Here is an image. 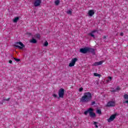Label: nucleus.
<instances>
[{
	"instance_id": "f257e3e1",
	"label": "nucleus",
	"mask_w": 128,
	"mask_h": 128,
	"mask_svg": "<svg viewBox=\"0 0 128 128\" xmlns=\"http://www.w3.org/2000/svg\"><path fill=\"white\" fill-rule=\"evenodd\" d=\"M92 93L90 92H84V96L80 99V102L82 104H88L92 100Z\"/></svg>"
},
{
	"instance_id": "f03ea898",
	"label": "nucleus",
	"mask_w": 128,
	"mask_h": 128,
	"mask_svg": "<svg viewBox=\"0 0 128 128\" xmlns=\"http://www.w3.org/2000/svg\"><path fill=\"white\" fill-rule=\"evenodd\" d=\"M80 52L81 54H92L93 56H95L96 54V50L92 48H90V47H85L84 48H81L80 50Z\"/></svg>"
},
{
	"instance_id": "7ed1b4c3",
	"label": "nucleus",
	"mask_w": 128,
	"mask_h": 128,
	"mask_svg": "<svg viewBox=\"0 0 128 128\" xmlns=\"http://www.w3.org/2000/svg\"><path fill=\"white\" fill-rule=\"evenodd\" d=\"M14 46V48H19V50H24L26 48L24 44L21 42H16Z\"/></svg>"
},
{
	"instance_id": "20e7f679",
	"label": "nucleus",
	"mask_w": 128,
	"mask_h": 128,
	"mask_svg": "<svg viewBox=\"0 0 128 128\" xmlns=\"http://www.w3.org/2000/svg\"><path fill=\"white\" fill-rule=\"evenodd\" d=\"M58 99L60 98H64V89L63 88H60L58 92Z\"/></svg>"
},
{
	"instance_id": "39448f33",
	"label": "nucleus",
	"mask_w": 128,
	"mask_h": 128,
	"mask_svg": "<svg viewBox=\"0 0 128 128\" xmlns=\"http://www.w3.org/2000/svg\"><path fill=\"white\" fill-rule=\"evenodd\" d=\"M78 62V58H74L72 59L71 62L69 64V66L70 68H72V66H74V64H76V62Z\"/></svg>"
},
{
	"instance_id": "423d86ee",
	"label": "nucleus",
	"mask_w": 128,
	"mask_h": 128,
	"mask_svg": "<svg viewBox=\"0 0 128 128\" xmlns=\"http://www.w3.org/2000/svg\"><path fill=\"white\" fill-rule=\"evenodd\" d=\"M106 106L108 108H110V106H116V102L114 101H110L107 103Z\"/></svg>"
},
{
	"instance_id": "0eeeda50",
	"label": "nucleus",
	"mask_w": 128,
	"mask_h": 128,
	"mask_svg": "<svg viewBox=\"0 0 128 128\" xmlns=\"http://www.w3.org/2000/svg\"><path fill=\"white\" fill-rule=\"evenodd\" d=\"M116 114H112L108 119V122H112L114 118H116Z\"/></svg>"
},
{
	"instance_id": "6e6552de",
	"label": "nucleus",
	"mask_w": 128,
	"mask_h": 128,
	"mask_svg": "<svg viewBox=\"0 0 128 128\" xmlns=\"http://www.w3.org/2000/svg\"><path fill=\"white\" fill-rule=\"evenodd\" d=\"M40 4H42V0H35L34 6L36 7L40 6Z\"/></svg>"
},
{
	"instance_id": "1a4fd4ad",
	"label": "nucleus",
	"mask_w": 128,
	"mask_h": 128,
	"mask_svg": "<svg viewBox=\"0 0 128 128\" xmlns=\"http://www.w3.org/2000/svg\"><path fill=\"white\" fill-rule=\"evenodd\" d=\"M92 112H94V109H92V108H89L84 112V114H85V116H88V114H90Z\"/></svg>"
},
{
	"instance_id": "9d476101",
	"label": "nucleus",
	"mask_w": 128,
	"mask_h": 128,
	"mask_svg": "<svg viewBox=\"0 0 128 128\" xmlns=\"http://www.w3.org/2000/svg\"><path fill=\"white\" fill-rule=\"evenodd\" d=\"M94 14V10H90L88 12L89 16H92Z\"/></svg>"
},
{
	"instance_id": "9b49d317",
	"label": "nucleus",
	"mask_w": 128,
	"mask_h": 128,
	"mask_svg": "<svg viewBox=\"0 0 128 128\" xmlns=\"http://www.w3.org/2000/svg\"><path fill=\"white\" fill-rule=\"evenodd\" d=\"M89 116H90V118H96V113L94 112H92V111L89 114Z\"/></svg>"
},
{
	"instance_id": "f8f14e48",
	"label": "nucleus",
	"mask_w": 128,
	"mask_h": 128,
	"mask_svg": "<svg viewBox=\"0 0 128 128\" xmlns=\"http://www.w3.org/2000/svg\"><path fill=\"white\" fill-rule=\"evenodd\" d=\"M18 20H20V17L16 16L14 17V18L13 19V22H14L15 24L18 22Z\"/></svg>"
},
{
	"instance_id": "ddd939ff",
	"label": "nucleus",
	"mask_w": 128,
	"mask_h": 128,
	"mask_svg": "<svg viewBox=\"0 0 128 128\" xmlns=\"http://www.w3.org/2000/svg\"><path fill=\"white\" fill-rule=\"evenodd\" d=\"M30 42H32V44H36V42H38V41L36 40V38H32V40H30Z\"/></svg>"
},
{
	"instance_id": "4468645a",
	"label": "nucleus",
	"mask_w": 128,
	"mask_h": 128,
	"mask_svg": "<svg viewBox=\"0 0 128 128\" xmlns=\"http://www.w3.org/2000/svg\"><path fill=\"white\" fill-rule=\"evenodd\" d=\"M88 36H90L92 38H96V36H94V33L91 32L88 34Z\"/></svg>"
},
{
	"instance_id": "2eb2a0df",
	"label": "nucleus",
	"mask_w": 128,
	"mask_h": 128,
	"mask_svg": "<svg viewBox=\"0 0 128 128\" xmlns=\"http://www.w3.org/2000/svg\"><path fill=\"white\" fill-rule=\"evenodd\" d=\"M94 76H98V78H100V76H102L100 74H98V73H94Z\"/></svg>"
},
{
	"instance_id": "dca6fc26",
	"label": "nucleus",
	"mask_w": 128,
	"mask_h": 128,
	"mask_svg": "<svg viewBox=\"0 0 128 128\" xmlns=\"http://www.w3.org/2000/svg\"><path fill=\"white\" fill-rule=\"evenodd\" d=\"M12 58H13V60H14L17 62H20V59L16 58H14V57H12Z\"/></svg>"
},
{
	"instance_id": "f3484780",
	"label": "nucleus",
	"mask_w": 128,
	"mask_h": 128,
	"mask_svg": "<svg viewBox=\"0 0 128 128\" xmlns=\"http://www.w3.org/2000/svg\"><path fill=\"white\" fill-rule=\"evenodd\" d=\"M10 98H8L7 99H6V98H4V97L2 102H4L6 100V102H8V101H10Z\"/></svg>"
},
{
	"instance_id": "a211bd4d",
	"label": "nucleus",
	"mask_w": 128,
	"mask_h": 128,
	"mask_svg": "<svg viewBox=\"0 0 128 128\" xmlns=\"http://www.w3.org/2000/svg\"><path fill=\"white\" fill-rule=\"evenodd\" d=\"M96 113L98 114H102V110H100V109H98L96 110Z\"/></svg>"
},
{
	"instance_id": "6ab92c4d",
	"label": "nucleus",
	"mask_w": 128,
	"mask_h": 128,
	"mask_svg": "<svg viewBox=\"0 0 128 128\" xmlns=\"http://www.w3.org/2000/svg\"><path fill=\"white\" fill-rule=\"evenodd\" d=\"M94 122L93 124L95 126V128H98V122Z\"/></svg>"
},
{
	"instance_id": "aec40b11",
	"label": "nucleus",
	"mask_w": 128,
	"mask_h": 128,
	"mask_svg": "<svg viewBox=\"0 0 128 128\" xmlns=\"http://www.w3.org/2000/svg\"><path fill=\"white\" fill-rule=\"evenodd\" d=\"M48 46V41H46L44 42V46Z\"/></svg>"
},
{
	"instance_id": "412c9836",
	"label": "nucleus",
	"mask_w": 128,
	"mask_h": 128,
	"mask_svg": "<svg viewBox=\"0 0 128 128\" xmlns=\"http://www.w3.org/2000/svg\"><path fill=\"white\" fill-rule=\"evenodd\" d=\"M55 4L56 6H58V4H60V0H56L55 1Z\"/></svg>"
},
{
	"instance_id": "4be33fe9",
	"label": "nucleus",
	"mask_w": 128,
	"mask_h": 128,
	"mask_svg": "<svg viewBox=\"0 0 128 128\" xmlns=\"http://www.w3.org/2000/svg\"><path fill=\"white\" fill-rule=\"evenodd\" d=\"M36 36L37 38H40V34H36Z\"/></svg>"
},
{
	"instance_id": "5701e85b",
	"label": "nucleus",
	"mask_w": 128,
	"mask_h": 128,
	"mask_svg": "<svg viewBox=\"0 0 128 128\" xmlns=\"http://www.w3.org/2000/svg\"><path fill=\"white\" fill-rule=\"evenodd\" d=\"M124 100H128V94H126L124 96Z\"/></svg>"
},
{
	"instance_id": "b1692460",
	"label": "nucleus",
	"mask_w": 128,
	"mask_h": 128,
	"mask_svg": "<svg viewBox=\"0 0 128 128\" xmlns=\"http://www.w3.org/2000/svg\"><path fill=\"white\" fill-rule=\"evenodd\" d=\"M99 31L100 30H92V32L93 34H94V32H97V34H98Z\"/></svg>"
},
{
	"instance_id": "393cba45",
	"label": "nucleus",
	"mask_w": 128,
	"mask_h": 128,
	"mask_svg": "<svg viewBox=\"0 0 128 128\" xmlns=\"http://www.w3.org/2000/svg\"><path fill=\"white\" fill-rule=\"evenodd\" d=\"M52 96H54V98H58V94H53Z\"/></svg>"
},
{
	"instance_id": "a878e982",
	"label": "nucleus",
	"mask_w": 128,
	"mask_h": 128,
	"mask_svg": "<svg viewBox=\"0 0 128 128\" xmlns=\"http://www.w3.org/2000/svg\"><path fill=\"white\" fill-rule=\"evenodd\" d=\"M104 62V61H100L98 62V66H101V64H102V63Z\"/></svg>"
},
{
	"instance_id": "bb28decb",
	"label": "nucleus",
	"mask_w": 128,
	"mask_h": 128,
	"mask_svg": "<svg viewBox=\"0 0 128 128\" xmlns=\"http://www.w3.org/2000/svg\"><path fill=\"white\" fill-rule=\"evenodd\" d=\"M82 90H84V88H82V87H81L79 88V92H82Z\"/></svg>"
},
{
	"instance_id": "cd10ccee",
	"label": "nucleus",
	"mask_w": 128,
	"mask_h": 128,
	"mask_svg": "<svg viewBox=\"0 0 128 128\" xmlns=\"http://www.w3.org/2000/svg\"><path fill=\"white\" fill-rule=\"evenodd\" d=\"M67 14H72V10H69L67 11Z\"/></svg>"
},
{
	"instance_id": "c85d7f7f",
	"label": "nucleus",
	"mask_w": 128,
	"mask_h": 128,
	"mask_svg": "<svg viewBox=\"0 0 128 128\" xmlns=\"http://www.w3.org/2000/svg\"><path fill=\"white\" fill-rule=\"evenodd\" d=\"M93 66H98V62H96L93 64Z\"/></svg>"
},
{
	"instance_id": "c756f323",
	"label": "nucleus",
	"mask_w": 128,
	"mask_h": 128,
	"mask_svg": "<svg viewBox=\"0 0 128 128\" xmlns=\"http://www.w3.org/2000/svg\"><path fill=\"white\" fill-rule=\"evenodd\" d=\"M96 104V102L94 101L92 102L91 106H94Z\"/></svg>"
},
{
	"instance_id": "7c9ffc66",
	"label": "nucleus",
	"mask_w": 128,
	"mask_h": 128,
	"mask_svg": "<svg viewBox=\"0 0 128 128\" xmlns=\"http://www.w3.org/2000/svg\"><path fill=\"white\" fill-rule=\"evenodd\" d=\"M112 92H116V89L112 88V90L111 91Z\"/></svg>"
},
{
	"instance_id": "2f4dec72",
	"label": "nucleus",
	"mask_w": 128,
	"mask_h": 128,
	"mask_svg": "<svg viewBox=\"0 0 128 128\" xmlns=\"http://www.w3.org/2000/svg\"><path fill=\"white\" fill-rule=\"evenodd\" d=\"M116 90V91L120 90V86H117Z\"/></svg>"
},
{
	"instance_id": "473e14b6",
	"label": "nucleus",
	"mask_w": 128,
	"mask_h": 128,
	"mask_svg": "<svg viewBox=\"0 0 128 128\" xmlns=\"http://www.w3.org/2000/svg\"><path fill=\"white\" fill-rule=\"evenodd\" d=\"M108 78L109 79V80H110V82L112 80V76H108Z\"/></svg>"
},
{
	"instance_id": "72a5a7b5",
	"label": "nucleus",
	"mask_w": 128,
	"mask_h": 128,
	"mask_svg": "<svg viewBox=\"0 0 128 128\" xmlns=\"http://www.w3.org/2000/svg\"><path fill=\"white\" fill-rule=\"evenodd\" d=\"M8 62H9V64H12V60H10L9 61H8Z\"/></svg>"
},
{
	"instance_id": "f704fd0d",
	"label": "nucleus",
	"mask_w": 128,
	"mask_h": 128,
	"mask_svg": "<svg viewBox=\"0 0 128 128\" xmlns=\"http://www.w3.org/2000/svg\"><path fill=\"white\" fill-rule=\"evenodd\" d=\"M120 36H124V32H121L120 34Z\"/></svg>"
},
{
	"instance_id": "c9c22d12",
	"label": "nucleus",
	"mask_w": 128,
	"mask_h": 128,
	"mask_svg": "<svg viewBox=\"0 0 128 128\" xmlns=\"http://www.w3.org/2000/svg\"><path fill=\"white\" fill-rule=\"evenodd\" d=\"M28 36H32V33H27Z\"/></svg>"
},
{
	"instance_id": "e433bc0d",
	"label": "nucleus",
	"mask_w": 128,
	"mask_h": 128,
	"mask_svg": "<svg viewBox=\"0 0 128 128\" xmlns=\"http://www.w3.org/2000/svg\"><path fill=\"white\" fill-rule=\"evenodd\" d=\"M106 36H103L104 40L106 39Z\"/></svg>"
},
{
	"instance_id": "4c0bfd02",
	"label": "nucleus",
	"mask_w": 128,
	"mask_h": 128,
	"mask_svg": "<svg viewBox=\"0 0 128 128\" xmlns=\"http://www.w3.org/2000/svg\"><path fill=\"white\" fill-rule=\"evenodd\" d=\"M10 56H11V58H12V59H13V58H13V57H12V55H11Z\"/></svg>"
}]
</instances>
